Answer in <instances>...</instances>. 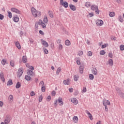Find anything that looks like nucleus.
<instances>
[{
  "label": "nucleus",
  "mask_w": 124,
  "mask_h": 124,
  "mask_svg": "<svg viewBox=\"0 0 124 124\" xmlns=\"http://www.w3.org/2000/svg\"><path fill=\"white\" fill-rule=\"evenodd\" d=\"M31 13H32L33 16H34V17H37L38 13H39V14L40 15H41V13L40 12H38V11H36V9H35V8H34V7L31 8Z\"/></svg>",
  "instance_id": "1"
},
{
  "label": "nucleus",
  "mask_w": 124,
  "mask_h": 124,
  "mask_svg": "<svg viewBox=\"0 0 124 124\" xmlns=\"http://www.w3.org/2000/svg\"><path fill=\"white\" fill-rule=\"evenodd\" d=\"M23 73H24V71H23V68H19L17 71V78H21L22 76L23 75Z\"/></svg>",
  "instance_id": "2"
},
{
  "label": "nucleus",
  "mask_w": 124,
  "mask_h": 124,
  "mask_svg": "<svg viewBox=\"0 0 124 124\" xmlns=\"http://www.w3.org/2000/svg\"><path fill=\"white\" fill-rule=\"evenodd\" d=\"M11 116L9 115L6 116L5 119L4 120L5 124H8L10 122H11Z\"/></svg>",
  "instance_id": "3"
},
{
  "label": "nucleus",
  "mask_w": 124,
  "mask_h": 124,
  "mask_svg": "<svg viewBox=\"0 0 124 124\" xmlns=\"http://www.w3.org/2000/svg\"><path fill=\"white\" fill-rule=\"evenodd\" d=\"M38 24L40 26H42L43 29H46V23L43 22L41 19L39 20Z\"/></svg>",
  "instance_id": "4"
},
{
  "label": "nucleus",
  "mask_w": 124,
  "mask_h": 124,
  "mask_svg": "<svg viewBox=\"0 0 124 124\" xmlns=\"http://www.w3.org/2000/svg\"><path fill=\"white\" fill-rule=\"evenodd\" d=\"M103 23H104L103 20L101 19H97L96 20V24L98 27H101V26L103 25Z\"/></svg>",
  "instance_id": "5"
},
{
  "label": "nucleus",
  "mask_w": 124,
  "mask_h": 124,
  "mask_svg": "<svg viewBox=\"0 0 124 124\" xmlns=\"http://www.w3.org/2000/svg\"><path fill=\"white\" fill-rule=\"evenodd\" d=\"M11 10L12 12H15V13H16V14H21V11L15 8H12Z\"/></svg>",
  "instance_id": "6"
},
{
  "label": "nucleus",
  "mask_w": 124,
  "mask_h": 124,
  "mask_svg": "<svg viewBox=\"0 0 124 124\" xmlns=\"http://www.w3.org/2000/svg\"><path fill=\"white\" fill-rule=\"evenodd\" d=\"M41 42L42 45H43L44 46H45V47H49V44H48L47 42H46V41L43 39H41Z\"/></svg>",
  "instance_id": "7"
},
{
  "label": "nucleus",
  "mask_w": 124,
  "mask_h": 124,
  "mask_svg": "<svg viewBox=\"0 0 124 124\" xmlns=\"http://www.w3.org/2000/svg\"><path fill=\"white\" fill-rule=\"evenodd\" d=\"M116 91H117L118 94H119V95H120L121 97H122V98L124 99V93H123V92H121V90L118 88L116 89Z\"/></svg>",
  "instance_id": "8"
},
{
  "label": "nucleus",
  "mask_w": 124,
  "mask_h": 124,
  "mask_svg": "<svg viewBox=\"0 0 124 124\" xmlns=\"http://www.w3.org/2000/svg\"><path fill=\"white\" fill-rule=\"evenodd\" d=\"M27 74H28V75H29L30 76H31V77L34 76V73L31 70H27Z\"/></svg>",
  "instance_id": "9"
},
{
  "label": "nucleus",
  "mask_w": 124,
  "mask_h": 124,
  "mask_svg": "<svg viewBox=\"0 0 124 124\" xmlns=\"http://www.w3.org/2000/svg\"><path fill=\"white\" fill-rule=\"evenodd\" d=\"M71 101L73 103V104H75V105H77V104L78 103V100L76 98H72L71 99Z\"/></svg>",
  "instance_id": "10"
},
{
  "label": "nucleus",
  "mask_w": 124,
  "mask_h": 124,
  "mask_svg": "<svg viewBox=\"0 0 124 124\" xmlns=\"http://www.w3.org/2000/svg\"><path fill=\"white\" fill-rule=\"evenodd\" d=\"M57 100L60 106H62V105H63V102H62V98L59 97Z\"/></svg>",
  "instance_id": "11"
},
{
  "label": "nucleus",
  "mask_w": 124,
  "mask_h": 124,
  "mask_svg": "<svg viewBox=\"0 0 124 124\" xmlns=\"http://www.w3.org/2000/svg\"><path fill=\"white\" fill-rule=\"evenodd\" d=\"M0 78L3 83L5 82V79L4 78V75H3V72H1L0 73Z\"/></svg>",
  "instance_id": "12"
},
{
  "label": "nucleus",
  "mask_w": 124,
  "mask_h": 124,
  "mask_svg": "<svg viewBox=\"0 0 124 124\" xmlns=\"http://www.w3.org/2000/svg\"><path fill=\"white\" fill-rule=\"evenodd\" d=\"M86 113L89 117V119H90L91 121L93 120V116L92 115V114H91V112L89 111V110H86Z\"/></svg>",
  "instance_id": "13"
},
{
  "label": "nucleus",
  "mask_w": 124,
  "mask_h": 124,
  "mask_svg": "<svg viewBox=\"0 0 124 124\" xmlns=\"http://www.w3.org/2000/svg\"><path fill=\"white\" fill-rule=\"evenodd\" d=\"M91 8L93 11H95V10L98 9V6L95 5H93L91 6Z\"/></svg>",
  "instance_id": "14"
},
{
  "label": "nucleus",
  "mask_w": 124,
  "mask_h": 124,
  "mask_svg": "<svg viewBox=\"0 0 124 124\" xmlns=\"http://www.w3.org/2000/svg\"><path fill=\"white\" fill-rule=\"evenodd\" d=\"M69 81H70L69 78H67L66 80H64L63 81V83L64 85H67V86H68V85H69V84H70Z\"/></svg>",
  "instance_id": "15"
},
{
  "label": "nucleus",
  "mask_w": 124,
  "mask_h": 124,
  "mask_svg": "<svg viewBox=\"0 0 124 124\" xmlns=\"http://www.w3.org/2000/svg\"><path fill=\"white\" fill-rule=\"evenodd\" d=\"M108 62L109 65H110V66H113V65H114V62H113V60H112L111 59H108Z\"/></svg>",
  "instance_id": "16"
},
{
  "label": "nucleus",
  "mask_w": 124,
  "mask_h": 124,
  "mask_svg": "<svg viewBox=\"0 0 124 124\" xmlns=\"http://www.w3.org/2000/svg\"><path fill=\"white\" fill-rule=\"evenodd\" d=\"M16 46L17 47L18 50H21V45H20V43L18 41L16 42Z\"/></svg>",
  "instance_id": "17"
},
{
  "label": "nucleus",
  "mask_w": 124,
  "mask_h": 124,
  "mask_svg": "<svg viewBox=\"0 0 124 124\" xmlns=\"http://www.w3.org/2000/svg\"><path fill=\"white\" fill-rule=\"evenodd\" d=\"M48 15L50 18H54V13L52 11H48Z\"/></svg>",
  "instance_id": "18"
},
{
  "label": "nucleus",
  "mask_w": 124,
  "mask_h": 124,
  "mask_svg": "<svg viewBox=\"0 0 124 124\" xmlns=\"http://www.w3.org/2000/svg\"><path fill=\"white\" fill-rule=\"evenodd\" d=\"M69 6L70 9H71V10H73V11H75V10H76V7H75V6H74V5L70 4Z\"/></svg>",
  "instance_id": "19"
},
{
  "label": "nucleus",
  "mask_w": 124,
  "mask_h": 124,
  "mask_svg": "<svg viewBox=\"0 0 124 124\" xmlns=\"http://www.w3.org/2000/svg\"><path fill=\"white\" fill-rule=\"evenodd\" d=\"M43 22L45 23V24H48V18L47 17V16H45L44 17Z\"/></svg>",
  "instance_id": "20"
},
{
  "label": "nucleus",
  "mask_w": 124,
  "mask_h": 124,
  "mask_svg": "<svg viewBox=\"0 0 124 124\" xmlns=\"http://www.w3.org/2000/svg\"><path fill=\"white\" fill-rule=\"evenodd\" d=\"M103 105H104V104H106V105H110V101L109 100H103Z\"/></svg>",
  "instance_id": "21"
},
{
  "label": "nucleus",
  "mask_w": 124,
  "mask_h": 124,
  "mask_svg": "<svg viewBox=\"0 0 124 124\" xmlns=\"http://www.w3.org/2000/svg\"><path fill=\"white\" fill-rule=\"evenodd\" d=\"M12 85H13L12 79H9L7 82V86H12Z\"/></svg>",
  "instance_id": "22"
},
{
  "label": "nucleus",
  "mask_w": 124,
  "mask_h": 124,
  "mask_svg": "<svg viewBox=\"0 0 124 124\" xmlns=\"http://www.w3.org/2000/svg\"><path fill=\"white\" fill-rule=\"evenodd\" d=\"M92 73L93 75H97V69L96 68H93Z\"/></svg>",
  "instance_id": "23"
},
{
  "label": "nucleus",
  "mask_w": 124,
  "mask_h": 124,
  "mask_svg": "<svg viewBox=\"0 0 124 124\" xmlns=\"http://www.w3.org/2000/svg\"><path fill=\"white\" fill-rule=\"evenodd\" d=\"M79 72L81 74H82L83 72H84V66H80L79 67Z\"/></svg>",
  "instance_id": "24"
},
{
  "label": "nucleus",
  "mask_w": 124,
  "mask_h": 124,
  "mask_svg": "<svg viewBox=\"0 0 124 124\" xmlns=\"http://www.w3.org/2000/svg\"><path fill=\"white\" fill-rule=\"evenodd\" d=\"M27 56H23L22 57V62H23L24 63H27Z\"/></svg>",
  "instance_id": "25"
},
{
  "label": "nucleus",
  "mask_w": 124,
  "mask_h": 124,
  "mask_svg": "<svg viewBox=\"0 0 124 124\" xmlns=\"http://www.w3.org/2000/svg\"><path fill=\"white\" fill-rule=\"evenodd\" d=\"M16 89H20L21 88V83L20 82H17L16 85Z\"/></svg>",
  "instance_id": "26"
},
{
  "label": "nucleus",
  "mask_w": 124,
  "mask_h": 124,
  "mask_svg": "<svg viewBox=\"0 0 124 124\" xmlns=\"http://www.w3.org/2000/svg\"><path fill=\"white\" fill-rule=\"evenodd\" d=\"M65 44L66 46H70L71 43H70V41L69 40H66L65 41Z\"/></svg>",
  "instance_id": "27"
},
{
  "label": "nucleus",
  "mask_w": 124,
  "mask_h": 124,
  "mask_svg": "<svg viewBox=\"0 0 124 124\" xmlns=\"http://www.w3.org/2000/svg\"><path fill=\"white\" fill-rule=\"evenodd\" d=\"M25 79L27 81H31V78L30 77V76L26 75L25 76Z\"/></svg>",
  "instance_id": "28"
},
{
  "label": "nucleus",
  "mask_w": 124,
  "mask_h": 124,
  "mask_svg": "<svg viewBox=\"0 0 124 124\" xmlns=\"http://www.w3.org/2000/svg\"><path fill=\"white\" fill-rule=\"evenodd\" d=\"M62 71V69L61 67H58L57 71H56V75H60V72Z\"/></svg>",
  "instance_id": "29"
},
{
  "label": "nucleus",
  "mask_w": 124,
  "mask_h": 124,
  "mask_svg": "<svg viewBox=\"0 0 124 124\" xmlns=\"http://www.w3.org/2000/svg\"><path fill=\"white\" fill-rule=\"evenodd\" d=\"M118 19H119V21H120L121 23L124 22V18H123V16H118Z\"/></svg>",
  "instance_id": "30"
},
{
  "label": "nucleus",
  "mask_w": 124,
  "mask_h": 124,
  "mask_svg": "<svg viewBox=\"0 0 124 124\" xmlns=\"http://www.w3.org/2000/svg\"><path fill=\"white\" fill-rule=\"evenodd\" d=\"M65 8H67L68 7V3L66 1H64V3L62 5Z\"/></svg>",
  "instance_id": "31"
},
{
  "label": "nucleus",
  "mask_w": 124,
  "mask_h": 124,
  "mask_svg": "<svg viewBox=\"0 0 124 124\" xmlns=\"http://www.w3.org/2000/svg\"><path fill=\"white\" fill-rule=\"evenodd\" d=\"M89 78L90 80H93V79H94V76L93 75L90 74L89 75Z\"/></svg>",
  "instance_id": "32"
},
{
  "label": "nucleus",
  "mask_w": 124,
  "mask_h": 124,
  "mask_svg": "<svg viewBox=\"0 0 124 124\" xmlns=\"http://www.w3.org/2000/svg\"><path fill=\"white\" fill-rule=\"evenodd\" d=\"M73 120L75 122V123H78V117L75 116L73 117Z\"/></svg>",
  "instance_id": "33"
},
{
  "label": "nucleus",
  "mask_w": 124,
  "mask_h": 124,
  "mask_svg": "<svg viewBox=\"0 0 124 124\" xmlns=\"http://www.w3.org/2000/svg\"><path fill=\"white\" fill-rule=\"evenodd\" d=\"M78 79H79V76L78 75H75L74 78V80L75 82H77L78 81Z\"/></svg>",
  "instance_id": "34"
},
{
  "label": "nucleus",
  "mask_w": 124,
  "mask_h": 124,
  "mask_svg": "<svg viewBox=\"0 0 124 124\" xmlns=\"http://www.w3.org/2000/svg\"><path fill=\"white\" fill-rule=\"evenodd\" d=\"M14 21L16 22V23H18V22H19V17H14Z\"/></svg>",
  "instance_id": "35"
},
{
  "label": "nucleus",
  "mask_w": 124,
  "mask_h": 124,
  "mask_svg": "<svg viewBox=\"0 0 124 124\" xmlns=\"http://www.w3.org/2000/svg\"><path fill=\"white\" fill-rule=\"evenodd\" d=\"M43 50L44 51L46 55H47L48 54V53H49V51H48V50H47V49H46V47H43Z\"/></svg>",
  "instance_id": "36"
},
{
  "label": "nucleus",
  "mask_w": 124,
  "mask_h": 124,
  "mask_svg": "<svg viewBox=\"0 0 124 124\" xmlns=\"http://www.w3.org/2000/svg\"><path fill=\"white\" fill-rule=\"evenodd\" d=\"M7 13L8 14L9 18H12V13H11V12H9V11H8Z\"/></svg>",
  "instance_id": "37"
},
{
  "label": "nucleus",
  "mask_w": 124,
  "mask_h": 124,
  "mask_svg": "<svg viewBox=\"0 0 124 124\" xmlns=\"http://www.w3.org/2000/svg\"><path fill=\"white\" fill-rule=\"evenodd\" d=\"M116 14H115V12H110L109 14V16L110 17H114Z\"/></svg>",
  "instance_id": "38"
},
{
  "label": "nucleus",
  "mask_w": 124,
  "mask_h": 124,
  "mask_svg": "<svg viewBox=\"0 0 124 124\" xmlns=\"http://www.w3.org/2000/svg\"><path fill=\"white\" fill-rule=\"evenodd\" d=\"M85 6H86L87 8L90 7V6H91V3L90 2H86L85 3Z\"/></svg>",
  "instance_id": "39"
},
{
  "label": "nucleus",
  "mask_w": 124,
  "mask_h": 124,
  "mask_svg": "<svg viewBox=\"0 0 124 124\" xmlns=\"http://www.w3.org/2000/svg\"><path fill=\"white\" fill-rule=\"evenodd\" d=\"M93 13H90L87 15L88 18L93 17Z\"/></svg>",
  "instance_id": "40"
},
{
  "label": "nucleus",
  "mask_w": 124,
  "mask_h": 124,
  "mask_svg": "<svg viewBox=\"0 0 124 124\" xmlns=\"http://www.w3.org/2000/svg\"><path fill=\"white\" fill-rule=\"evenodd\" d=\"M9 100H10L11 101H13V95H10L8 97Z\"/></svg>",
  "instance_id": "41"
},
{
  "label": "nucleus",
  "mask_w": 124,
  "mask_h": 124,
  "mask_svg": "<svg viewBox=\"0 0 124 124\" xmlns=\"http://www.w3.org/2000/svg\"><path fill=\"white\" fill-rule=\"evenodd\" d=\"M106 52L105 50H101L100 51V54L102 56H103V55H105Z\"/></svg>",
  "instance_id": "42"
},
{
  "label": "nucleus",
  "mask_w": 124,
  "mask_h": 124,
  "mask_svg": "<svg viewBox=\"0 0 124 124\" xmlns=\"http://www.w3.org/2000/svg\"><path fill=\"white\" fill-rule=\"evenodd\" d=\"M108 46V44H105L104 45H102V49H104V48H106Z\"/></svg>",
  "instance_id": "43"
},
{
  "label": "nucleus",
  "mask_w": 124,
  "mask_h": 124,
  "mask_svg": "<svg viewBox=\"0 0 124 124\" xmlns=\"http://www.w3.org/2000/svg\"><path fill=\"white\" fill-rule=\"evenodd\" d=\"M45 90H46V88H45V86H42V87H41V91L43 93H44V92H45Z\"/></svg>",
  "instance_id": "44"
},
{
  "label": "nucleus",
  "mask_w": 124,
  "mask_h": 124,
  "mask_svg": "<svg viewBox=\"0 0 124 124\" xmlns=\"http://www.w3.org/2000/svg\"><path fill=\"white\" fill-rule=\"evenodd\" d=\"M120 49L121 51H124V45H121L120 46Z\"/></svg>",
  "instance_id": "45"
},
{
  "label": "nucleus",
  "mask_w": 124,
  "mask_h": 124,
  "mask_svg": "<svg viewBox=\"0 0 124 124\" xmlns=\"http://www.w3.org/2000/svg\"><path fill=\"white\" fill-rule=\"evenodd\" d=\"M54 106L55 107H57V106H58V99L54 101Z\"/></svg>",
  "instance_id": "46"
},
{
  "label": "nucleus",
  "mask_w": 124,
  "mask_h": 124,
  "mask_svg": "<svg viewBox=\"0 0 124 124\" xmlns=\"http://www.w3.org/2000/svg\"><path fill=\"white\" fill-rule=\"evenodd\" d=\"M108 57L110 58V59L113 58V54H112V52L108 53Z\"/></svg>",
  "instance_id": "47"
},
{
  "label": "nucleus",
  "mask_w": 124,
  "mask_h": 124,
  "mask_svg": "<svg viewBox=\"0 0 124 124\" xmlns=\"http://www.w3.org/2000/svg\"><path fill=\"white\" fill-rule=\"evenodd\" d=\"M87 55L89 57H92V56H93V53L92 52V51H89L87 53Z\"/></svg>",
  "instance_id": "48"
},
{
  "label": "nucleus",
  "mask_w": 124,
  "mask_h": 124,
  "mask_svg": "<svg viewBox=\"0 0 124 124\" xmlns=\"http://www.w3.org/2000/svg\"><path fill=\"white\" fill-rule=\"evenodd\" d=\"M31 96H34L35 95V93H34V92L32 91L30 93Z\"/></svg>",
  "instance_id": "49"
},
{
  "label": "nucleus",
  "mask_w": 124,
  "mask_h": 124,
  "mask_svg": "<svg viewBox=\"0 0 124 124\" xmlns=\"http://www.w3.org/2000/svg\"><path fill=\"white\" fill-rule=\"evenodd\" d=\"M39 86H42V87H43V86L44 85V81H42L39 83Z\"/></svg>",
  "instance_id": "50"
},
{
  "label": "nucleus",
  "mask_w": 124,
  "mask_h": 124,
  "mask_svg": "<svg viewBox=\"0 0 124 124\" xmlns=\"http://www.w3.org/2000/svg\"><path fill=\"white\" fill-rule=\"evenodd\" d=\"M6 63V61H5V60L3 59L1 61V63H2V64H3V65H4V64H5Z\"/></svg>",
  "instance_id": "51"
},
{
  "label": "nucleus",
  "mask_w": 124,
  "mask_h": 124,
  "mask_svg": "<svg viewBox=\"0 0 124 124\" xmlns=\"http://www.w3.org/2000/svg\"><path fill=\"white\" fill-rule=\"evenodd\" d=\"M50 100H51V96L50 95L47 96V97H46V101H50Z\"/></svg>",
  "instance_id": "52"
},
{
  "label": "nucleus",
  "mask_w": 124,
  "mask_h": 124,
  "mask_svg": "<svg viewBox=\"0 0 124 124\" xmlns=\"http://www.w3.org/2000/svg\"><path fill=\"white\" fill-rule=\"evenodd\" d=\"M10 65L12 66L13 67H14V61H11L10 62Z\"/></svg>",
  "instance_id": "53"
},
{
  "label": "nucleus",
  "mask_w": 124,
  "mask_h": 124,
  "mask_svg": "<svg viewBox=\"0 0 124 124\" xmlns=\"http://www.w3.org/2000/svg\"><path fill=\"white\" fill-rule=\"evenodd\" d=\"M59 50H62V44H60L59 45Z\"/></svg>",
  "instance_id": "54"
},
{
  "label": "nucleus",
  "mask_w": 124,
  "mask_h": 124,
  "mask_svg": "<svg viewBox=\"0 0 124 124\" xmlns=\"http://www.w3.org/2000/svg\"><path fill=\"white\" fill-rule=\"evenodd\" d=\"M43 99V97L42 96V95H41L39 97V102H41V101H42V99Z\"/></svg>",
  "instance_id": "55"
},
{
  "label": "nucleus",
  "mask_w": 124,
  "mask_h": 124,
  "mask_svg": "<svg viewBox=\"0 0 124 124\" xmlns=\"http://www.w3.org/2000/svg\"><path fill=\"white\" fill-rule=\"evenodd\" d=\"M29 69H31L32 71H33L34 70V68L32 66H30L29 67Z\"/></svg>",
  "instance_id": "56"
},
{
  "label": "nucleus",
  "mask_w": 124,
  "mask_h": 124,
  "mask_svg": "<svg viewBox=\"0 0 124 124\" xmlns=\"http://www.w3.org/2000/svg\"><path fill=\"white\" fill-rule=\"evenodd\" d=\"M4 16L1 14H0V20H3Z\"/></svg>",
  "instance_id": "57"
},
{
  "label": "nucleus",
  "mask_w": 124,
  "mask_h": 124,
  "mask_svg": "<svg viewBox=\"0 0 124 124\" xmlns=\"http://www.w3.org/2000/svg\"><path fill=\"white\" fill-rule=\"evenodd\" d=\"M51 94L52 96H55V95H56V91H53L51 93Z\"/></svg>",
  "instance_id": "58"
},
{
  "label": "nucleus",
  "mask_w": 124,
  "mask_h": 124,
  "mask_svg": "<svg viewBox=\"0 0 124 124\" xmlns=\"http://www.w3.org/2000/svg\"><path fill=\"white\" fill-rule=\"evenodd\" d=\"M104 106H105V111H106L107 112V111H108V108L107 107V105H106V104H104Z\"/></svg>",
  "instance_id": "59"
},
{
  "label": "nucleus",
  "mask_w": 124,
  "mask_h": 124,
  "mask_svg": "<svg viewBox=\"0 0 124 124\" xmlns=\"http://www.w3.org/2000/svg\"><path fill=\"white\" fill-rule=\"evenodd\" d=\"M60 2L61 5H63V3H64V2H63V0H60Z\"/></svg>",
  "instance_id": "60"
},
{
  "label": "nucleus",
  "mask_w": 124,
  "mask_h": 124,
  "mask_svg": "<svg viewBox=\"0 0 124 124\" xmlns=\"http://www.w3.org/2000/svg\"><path fill=\"white\" fill-rule=\"evenodd\" d=\"M95 12L96 14H97V15H99V10L97 9V10H95Z\"/></svg>",
  "instance_id": "61"
},
{
  "label": "nucleus",
  "mask_w": 124,
  "mask_h": 124,
  "mask_svg": "<svg viewBox=\"0 0 124 124\" xmlns=\"http://www.w3.org/2000/svg\"><path fill=\"white\" fill-rule=\"evenodd\" d=\"M39 33H40V34H41L42 35H44V32L41 30L39 31Z\"/></svg>",
  "instance_id": "62"
},
{
  "label": "nucleus",
  "mask_w": 124,
  "mask_h": 124,
  "mask_svg": "<svg viewBox=\"0 0 124 124\" xmlns=\"http://www.w3.org/2000/svg\"><path fill=\"white\" fill-rule=\"evenodd\" d=\"M69 93H73V88H70L69 89Z\"/></svg>",
  "instance_id": "63"
},
{
  "label": "nucleus",
  "mask_w": 124,
  "mask_h": 124,
  "mask_svg": "<svg viewBox=\"0 0 124 124\" xmlns=\"http://www.w3.org/2000/svg\"><path fill=\"white\" fill-rule=\"evenodd\" d=\"M79 56H83V51H80L78 52Z\"/></svg>",
  "instance_id": "64"
}]
</instances>
